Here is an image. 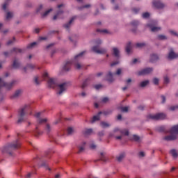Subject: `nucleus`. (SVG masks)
I'll return each instance as SVG.
<instances>
[{
    "instance_id": "obj_25",
    "label": "nucleus",
    "mask_w": 178,
    "mask_h": 178,
    "mask_svg": "<svg viewBox=\"0 0 178 178\" xmlns=\"http://www.w3.org/2000/svg\"><path fill=\"white\" fill-rule=\"evenodd\" d=\"M158 60V56L156 54H152L151 56V59H150L151 62H154V60Z\"/></svg>"
},
{
    "instance_id": "obj_32",
    "label": "nucleus",
    "mask_w": 178,
    "mask_h": 178,
    "mask_svg": "<svg viewBox=\"0 0 178 178\" xmlns=\"http://www.w3.org/2000/svg\"><path fill=\"white\" fill-rule=\"evenodd\" d=\"M13 17V14L12 13H8L6 15L7 20H9V19H12Z\"/></svg>"
},
{
    "instance_id": "obj_44",
    "label": "nucleus",
    "mask_w": 178,
    "mask_h": 178,
    "mask_svg": "<svg viewBox=\"0 0 178 178\" xmlns=\"http://www.w3.org/2000/svg\"><path fill=\"white\" fill-rule=\"evenodd\" d=\"M164 83L165 84H168V83H169V78L168 76L164 77Z\"/></svg>"
},
{
    "instance_id": "obj_7",
    "label": "nucleus",
    "mask_w": 178,
    "mask_h": 178,
    "mask_svg": "<svg viewBox=\"0 0 178 178\" xmlns=\"http://www.w3.org/2000/svg\"><path fill=\"white\" fill-rule=\"evenodd\" d=\"M35 116L37 118V122L39 123V124H42V123L47 122V118L41 119V113H36Z\"/></svg>"
},
{
    "instance_id": "obj_8",
    "label": "nucleus",
    "mask_w": 178,
    "mask_h": 178,
    "mask_svg": "<svg viewBox=\"0 0 178 178\" xmlns=\"http://www.w3.org/2000/svg\"><path fill=\"white\" fill-rule=\"evenodd\" d=\"M152 72V68H146L138 72V76H144L145 74H149Z\"/></svg>"
},
{
    "instance_id": "obj_48",
    "label": "nucleus",
    "mask_w": 178,
    "mask_h": 178,
    "mask_svg": "<svg viewBox=\"0 0 178 178\" xmlns=\"http://www.w3.org/2000/svg\"><path fill=\"white\" fill-rule=\"evenodd\" d=\"M34 81H35V84H37V85L40 84V82L38 81V77L35 76L34 79Z\"/></svg>"
},
{
    "instance_id": "obj_43",
    "label": "nucleus",
    "mask_w": 178,
    "mask_h": 178,
    "mask_svg": "<svg viewBox=\"0 0 178 178\" xmlns=\"http://www.w3.org/2000/svg\"><path fill=\"white\" fill-rule=\"evenodd\" d=\"M133 138L135 141H138V140H140V137L137 135H134Z\"/></svg>"
},
{
    "instance_id": "obj_28",
    "label": "nucleus",
    "mask_w": 178,
    "mask_h": 178,
    "mask_svg": "<svg viewBox=\"0 0 178 178\" xmlns=\"http://www.w3.org/2000/svg\"><path fill=\"white\" fill-rule=\"evenodd\" d=\"M20 64H19V63L17 60H14L13 64V67H14V69H17V67H19Z\"/></svg>"
},
{
    "instance_id": "obj_33",
    "label": "nucleus",
    "mask_w": 178,
    "mask_h": 178,
    "mask_svg": "<svg viewBox=\"0 0 178 178\" xmlns=\"http://www.w3.org/2000/svg\"><path fill=\"white\" fill-rule=\"evenodd\" d=\"M124 158V154H122L118 157H117V159L119 162H120V161H122V159H123Z\"/></svg>"
},
{
    "instance_id": "obj_37",
    "label": "nucleus",
    "mask_w": 178,
    "mask_h": 178,
    "mask_svg": "<svg viewBox=\"0 0 178 178\" xmlns=\"http://www.w3.org/2000/svg\"><path fill=\"white\" fill-rule=\"evenodd\" d=\"M24 112H26V108H22L20 111V116H24Z\"/></svg>"
},
{
    "instance_id": "obj_47",
    "label": "nucleus",
    "mask_w": 178,
    "mask_h": 178,
    "mask_svg": "<svg viewBox=\"0 0 178 178\" xmlns=\"http://www.w3.org/2000/svg\"><path fill=\"white\" fill-rule=\"evenodd\" d=\"M87 86V81H85L82 85H81V88H85L86 86Z\"/></svg>"
},
{
    "instance_id": "obj_51",
    "label": "nucleus",
    "mask_w": 178,
    "mask_h": 178,
    "mask_svg": "<svg viewBox=\"0 0 178 178\" xmlns=\"http://www.w3.org/2000/svg\"><path fill=\"white\" fill-rule=\"evenodd\" d=\"M131 24L132 26H137V24H138V21H134Z\"/></svg>"
},
{
    "instance_id": "obj_17",
    "label": "nucleus",
    "mask_w": 178,
    "mask_h": 178,
    "mask_svg": "<svg viewBox=\"0 0 178 178\" xmlns=\"http://www.w3.org/2000/svg\"><path fill=\"white\" fill-rule=\"evenodd\" d=\"M102 114V112H99L97 115H95L92 120L91 123H94L95 122H97V120H99V115Z\"/></svg>"
},
{
    "instance_id": "obj_27",
    "label": "nucleus",
    "mask_w": 178,
    "mask_h": 178,
    "mask_svg": "<svg viewBox=\"0 0 178 178\" xmlns=\"http://www.w3.org/2000/svg\"><path fill=\"white\" fill-rule=\"evenodd\" d=\"M67 134H69V135L73 134V133H74V129H73V128H72V127H69V128L67 129Z\"/></svg>"
},
{
    "instance_id": "obj_54",
    "label": "nucleus",
    "mask_w": 178,
    "mask_h": 178,
    "mask_svg": "<svg viewBox=\"0 0 178 178\" xmlns=\"http://www.w3.org/2000/svg\"><path fill=\"white\" fill-rule=\"evenodd\" d=\"M121 73H122V69H118V70H117L115 74L119 75V74H120Z\"/></svg>"
},
{
    "instance_id": "obj_19",
    "label": "nucleus",
    "mask_w": 178,
    "mask_h": 178,
    "mask_svg": "<svg viewBox=\"0 0 178 178\" xmlns=\"http://www.w3.org/2000/svg\"><path fill=\"white\" fill-rule=\"evenodd\" d=\"M113 55L115 58H119V49L116 47L113 48Z\"/></svg>"
},
{
    "instance_id": "obj_49",
    "label": "nucleus",
    "mask_w": 178,
    "mask_h": 178,
    "mask_svg": "<svg viewBox=\"0 0 178 178\" xmlns=\"http://www.w3.org/2000/svg\"><path fill=\"white\" fill-rule=\"evenodd\" d=\"M102 102H108V101H109V99H108V97H104L103 99H102Z\"/></svg>"
},
{
    "instance_id": "obj_16",
    "label": "nucleus",
    "mask_w": 178,
    "mask_h": 178,
    "mask_svg": "<svg viewBox=\"0 0 178 178\" xmlns=\"http://www.w3.org/2000/svg\"><path fill=\"white\" fill-rule=\"evenodd\" d=\"M63 15V11H58L56 15L54 16V20H56V19H62V16Z\"/></svg>"
},
{
    "instance_id": "obj_13",
    "label": "nucleus",
    "mask_w": 178,
    "mask_h": 178,
    "mask_svg": "<svg viewBox=\"0 0 178 178\" xmlns=\"http://www.w3.org/2000/svg\"><path fill=\"white\" fill-rule=\"evenodd\" d=\"M20 147V143H19V140H16V142L14 144H12L9 146L11 149H16Z\"/></svg>"
},
{
    "instance_id": "obj_29",
    "label": "nucleus",
    "mask_w": 178,
    "mask_h": 178,
    "mask_svg": "<svg viewBox=\"0 0 178 178\" xmlns=\"http://www.w3.org/2000/svg\"><path fill=\"white\" fill-rule=\"evenodd\" d=\"M100 159H101L103 162H106V158L105 157V154H104V153H101Z\"/></svg>"
},
{
    "instance_id": "obj_55",
    "label": "nucleus",
    "mask_w": 178,
    "mask_h": 178,
    "mask_svg": "<svg viewBox=\"0 0 178 178\" xmlns=\"http://www.w3.org/2000/svg\"><path fill=\"white\" fill-rule=\"evenodd\" d=\"M115 65H119V61L114 62L111 64V66H115Z\"/></svg>"
},
{
    "instance_id": "obj_24",
    "label": "nucleus",
    "mask_w": 178,
    "mask_h": 178,
    "mask_svg": "<svg viewBox=\"0 0 178 178\" xmlns=\"http://www.w3.org/2000/svg\"><path fill=\"white\" fill-rule=\"evenodd\" d=\"M170 154L173 156V158H177V152H176V150L172 149L170 151Z\"/></svg>"
},
{
    "instance_id": "obj_35",
    "label": "nucleus",
    "mask_w": 178,
    "mask_h": 178,
    "mask_svg": "<svg viewBox=\"0 0 178 178\" xmlns=\"http://www.w3.org/2000/svg\"><path fill=\"white\" fill-rule=\"evenodd\" d=\"M137 48H143V47H145V43H137L136 44Z\"/></svg>"
},
{
    "instance_id": "obj_12",
    "label": "nucleus",
    "mask_w": 178,
    "mask_h": 178,
    "mask_svg": "<svg viewBox=\"0 0 178 178\" xmlns=\"http://www.w3.org/2000/svg\"><path fill=\"white\" fill-rule=\"evenodd\" d=\"M1 87H6L7 88H10L12 87V84L6 83L0 78V88Z\"/></svg>"
},
{
    "instance_id": "obj_50",
    "label": "nucleus",
    "mask_w": 178,
    "mask_h": 178,
    "mask_svg": "<svg viewBox=\"0 0 178 178\" xmlns=\"http://www.w3.org/2000/svg\"><path fill=\"white\" fill-rule=\"evenodd\" d=\"M97 31L100 32V33H104L105 34H106L108 33V31L106 29L104 30H97Z\"/></svg>"
},
{
    "instance_id": "obj_9",
    "label": "nucleus",
    "mask_w": 178,
    "mask_h": 178,
    "mask_svg": "<svg viewBox=\"0 0 178 178\" xmlns=\"http://www.w3.org/2000/svg\"><path fill=\"white\" fill-rule=\"evenodd\" d=\"M92 49L95 54H105V52H106L105 49H99L98 46L93 47Z\"/></svg>"
},
{
    "instance_id": "obj_60",
    "label": "nucleus",
    "mask_w": 178,
    "mask_h": 178,
    "mask_svg": "<svg viewBox=\"0 0 178 178\" xmlns=\"http://www.w3.org/2000/svg\"><path fill=\"white\" fill-rule=\"evenodd\" d=\"M6 6H8V3H5L3 5V10H6Z\"/></svg>"
},
{
    "instance_id": "obj_34",
    "label": "nucleus",
    "mask_w": 178,
    "mask_h": 178,
    "mask_svg": "<svg viewBox=\"0 0 178 178\" xmlns=\"http://www.w3.org/2000/svg\"><path fill=\"white\" fill-rule=\"evenodd\" d=\"M20 94H22V90H17L15 94H14V97H19V95H20Z\"/></svg>"
},
{
    "instance_id": "obj_62",
    "label": "nucleus",
    "mask_w": 178,
    "mask_h": 178,
    "mask_svg": "<svg viewBox=\"0 0 178 178\" xmlns=\"http://www.w3.org/2000/svg\"><path fill=\"white\" fill-rule=\"evenodd\" d=\"M1 152H5V149H6V147H1L0 148Z\"/></svg>"
},
{
    "instance_id": "obj_6",
    "label": "nucleus",
    "mask_w": 178,
    "mask_h": 178,
    "mask_svg": "<svg viewBox=\"0 0 178 178\" xmlns=\"http://www.w3.org/2000/svg\"><path fill=\"white\" fill-rule=\"evenodd\" d=\"M148 26L149 27L151 31H153V33H156V31H159V30H161V27L156 26V22H155V21H152L148 24Z\"/></svg>"
},
{
    "instance_id": "obj_26",
    "label": "nucleus",
    "mask_w": 178,
    "mask_h": 178,
    "mask_svg": "<svg viewBox=\"0 0 178 178\" xmlns=\"http://www.w3.org/2000/svg\"><path fill=\"white\" fill-rule=\"evenodd\" d=\"M35 45H37V42H32V43L28 44L27 49H31V48H34Z\"/></svg>"
},
{
    "instance_id": "obj_61",
    "label": "nucleus",
    "mask_w": 178,
    "mask_h": 178,
    "mask_svg": "<svg viewBox=\"0 0 178 178\" xmlns=\"http://www.w3.org/2000/svg\"><path fill=\"white\" fill-rule=\"evenodd\" d=\"M14 51L15 52H22V49H14Z\"/></svg>"
},
{
    "instance_id": "obj_53",
    "label": "nucleus",
    "mask_w": 178,
    "mask_h": 178,
    "mask_svg": "<svg viewBox=\"0 0 178 178\" xmlns=\"http://www.w3.org/2000/svg\"><path fill=\"white\" fill-rule=\"evenodd\" d=\"M90 148L91 149H95V148H97V145H95V144H92L90 145Z\"/></svg>"
},
{
    "instance_id": "obj_57",
    "label": "nucleus",
    "mask_w": 178,
    "mask_h": 178,
    "mask_svg": "<svg viewBox=\"0 0 178 178\" xmlns=\"http://www.w3.org/2000/svg\"><path fill=\"white\" fill-rule=\"evenodd\" d=\"M158 130H159V131H163L165 130V127H160Z\"/></svg>"
},
{
    "instance_id": "obj_45",
    "label": "nucleus",
    "mask_w": 178,
    "mask_h": 178,
    "mask_svg": "<svg viewBox=\"0 0 178 178\" xmlns=\"http://www.w3.org/2000/svg\"><path fill=\"white\" fill-rule=\"evenodd\" d=\"M46 130L48 133H49V131H51V126H49V124H47L46 126Z\"/></svg>"
},
{
    "instance_id": "obj_42",
    "label": "nucleus",
    "mask_w": 178,
    "mask_h": 178,
    "mask_svg": "<svg viewBox=\"0 0 178 178\" xmlns=\"http://www.w3.org/2000/svg\"><path fill=\"white\" fill-rule=\"evenodd\" d=\"M95 90H101L102 88V85H96L95 86Z\"/></svg>"
},
{
    "instance_id": "obj_15",
    "label": "nucleus",
    "mask_w": 178,
    "mask_h": 178,
    "mask_svg": "<svg viewBox=\"0 0 178 178\" xmlns=\"http://www.w3.org/2000/svg\"><path fill=\"white\" fill-rule=\"evenodd\" d=\"M118 131H119V133L121 134H124V136H129V131L127 130H120L118 128L114 129V133H118Z\"/></svg>"
},
{
    "instance_id": "obj_18",
    "label": "nucleus",
    "mask_w": 178,
    "mask_h": 178,
    "mask_svg": "<svg viewBox=\"0 0 178 178\" xmlns=\"http://www.w3.org/2000/svg\"><path fill=\"white\" fill-rule=\"evenodd\" d=\"M107 80L110 83H112V81H113V74H112V72H108V74H107Z\"/></svg>"
},
{
    "instance_id": "obj_36",
    "label": "nucleus",
    "mask_w": 178,
    "mask_h": 178,
    "mask_svg": "<svg viewBox=\"0 0 178 178\" xmlns=\"http://www.w3.org/2000/svg\"><path fill=\"white\" fill-rule=\"evenodd\" d=\"M142 16H143V19H147V18L149 17V13H145L143 14Z\"/></svg>"
},
{
    "instance_id": "obj_64",
    "label": "nucleus",
    "mask_w": 178,
    "mask_h": 178,
    "mask_svg": "<svg viewBox=\"0 0 178 178\" xmlns=\"http://www.w3.org/2000/svg\"><path fill=\"white\" fill-rule=\"evenodd\" d=\"M96 44L99 45V44H101V40H98L97 41H96Z\"/></svg>"
},
{
    "instance_id": "obj_56",
    "label": "nucleus",
    "mask_w": 178,
    "mask_h": 178,
    "mask_svg": "<svg viewBox=\"0 0 178 178\" xmlns=\"http://www.w3.org/2000/svg\"><path fill=\"white\" fill-rule=\"evenodd\" d=\"M139 10H140V9H138V8H134V9H133L134 13H137L139 12Z\"/></svg>"
},
{
    "instance_id": "obj_3",
    "label": "nucleus",
    "mask_w": 178,
    "mask_h": 178,
    "mask_svg": "<svg viewBox=\"0 0 178 178\" xmlns=\"http://www.w3.org/2000/svg\"><path fill=\"white\" fill-rule=\"evenodd\" d=\"M42 77H43L44 80H47L48 86L51 88H55V87H56V86H58L56 84V80L54 78H49L47 72H44L42 75Z\"/></svg>"
},
{
    "instance_id": "obj_23",
    "label": "nucleus",
    "mask_w": 178,
    "mask_h": 178,
    "mask_svg": "<svg viewBox=\"0 0 178 178\" xmlns=\"http://www.w3.org/2000/svg\"><path fill=\"white\" fill-rule=\"evenodd\" d=\"M92 133V129H86L83 132L85 136H88V135L91 134Z\"/></svg>"
},
{
    "instance_id": "obj_10",
    "label": "nucleus",
    "mask_w": 178,
    "mask_h": 178,
    "mask_svg": "<svg viewBox=\"0 0 178 178\" xmlns=\"http://www.w3.org/2000/svg\"><path fill=\"white\" fill-rule=\"evenodd\" d=\"M153 6H154V8H156V9H163L165 4L161 3V1H154L153 2Z\"/></svg>"
},
{
    "instance_id": "obj_39",
    "label": "nucleus",
    "mask_w": 178,
    "mask_h": 178,
    "mask_svg": "<svg viewBox=\"0 0 178 178\" xmlns=\"http://www.w3.org/2000/svg\"><path fill=\"white\" fill-rule=\"evenodd\" d=\"M166 36L163 35H160L158 36V39L159 40H166Z\"/></svg>"
},
{
    "instance_id": "obj_20",
    "label": "nucleus",
    "mask_w": 178,
    "mask_h": 178,
    "mask_svg": "<svg viewBox=\"0 0 178 178\" xmlns=\"http://www.w3.org/2000/svg\"><path fill=\"white\" fill-rule=\"evenodd\" d=\"M131 51V43L129 42L126 47V52L127 54H130Z\"/></svg>"
},
{
    "instance_id": "obj_31",
    "label": "nucleus",
    "mask_w": 178,
    "mask_h": 178,
    "mask_svg": "<svg viewBox=\"0 0 178 178\" xmlns=\"http://www.w3.org/2000/svg\"><path fill=\"white\" fill-rule=\"evenodd\" d=\"M101 126L103 127V129H104L105 127H109V124L102 122H101Z\"/></svg>"
},
{
    "instance_id": "obj_1",
    "label": "nucleus",
    "mask_w": 178,
    "mask_h": 178,
    "mask_svg": "<svg viewBox=\"0 0 178 178\" xmlns=\"http://www.w3.org/2000/svg\"><path fill=\"white\" fill-rule=\"evenodd\" d=\"M84 54L85 51H82L79 54L75 56L73 60L67 61V63L64 65L63 70L66 72L70 70V67L72 66V65H74L76 69H81V65L79 62H80V60L83 58V55H84Z\"/></svg>"
},
{
    "instance_id": "obj_59",
    "label": "nucleus",
    "mask_w": 178,
    "mask_h": 178,
    "mask_svg": "<svg viewBox=\"0 0 178 178\" xmlns=\"http://www.w3.org/2000/svg\"><path fill=\"white\" fill-rule=\"evenodd\" d=\"M41 9H42V5H40L38 9H37V12H41Z\"/></svg>"
},
{
    "instance_id": "obj_46",
    "label": "nucleus",
    "mask_w": 178,
    "mask_h": 178,
    "mask_svg": "<svg viewBox=\"0 0 178 178\" xmlns=\"http://www.w3.org/2000/svg\"><path fill=\"white\" fill-rule=\"evenodd\" d=\"M178 106H173L170 108V111H176L177 109Z\"/></svg>"
},
{
    "instance_id": "obj_21",
    "label": "nucleus",
    "mask_w": 178,
    "mask_h": 178,
    "mask_svg": "<svg viewBox=\"0 0 178 178\" xmlns=\"http://www.w3.org/2000/svg\"><path fill=\"white\" fill-rule=\"evenodd\" d=\"M74 19H76V17H73L69 22L68 24H65L64 26L65 29H69V27L70 26V24H72V23H73V21L74 20Z\"/></svg>"
},
{
    "instance_id": "obj_4",
    "label": "nucleus",
    "mask_w": 178,
    "mask_h": 178,
    "mask_svg": "<svg viewBox=\"0 0 178 178\" xmlns=\"http://www.w3.org/2000/svg\"><path fill=\"white\" fill-rule=\"evenodd\" d=\"M148 119H152V120H163L166 118V115L165 113H157L156 115L150 114L147 116Z\"/></svg>"
},
{
    "instance_id": "obj_30",
    "label": "nucleus",
    "mask_w": 178,
    "mask_h": 178,
    "mask_svg": "<svg viewBox=\"0 0 178 178\" xmlns=\"http://www.w3.org/2000/svg\"><path fill=\"white\" fill-rule=\"evenodd\" d=\"M120 109H121V112H129L128 106L121 107Z\"/></svg>"
},
{
    "instance_id": "obj_11",
    "label": "nucleus",
    "mask_w": 178,
    "mask_h": 178,
    "mask_svg": "<svg viewBox=\"0 0 178 178\" xmlns=\"http://www.w3.org/2000/svg\"><path fill=\"white\" fill-rule=\"evenodd\" d=\"M176 58H178V54L175 53L173 50H171L168 54V59H176Z\"/></svg>"
},
{
    "instance_id": "obj_14",
    "label": "nucleus",
    "mask_w": 178,
    "mask_h": 178,
    "mask_svg": "<svg viewBox=\"0 0 178 178\" xmlns=\"http://www.w3.org/2000/svg\"><path fill=\"white\" fill-rule=\"evenodd\" d=\"M34 67H35L34 65L30 64V65H28L26 67H25L23 69V71L26 73V72H30V70H33Z\"/></svg>"
},
{
    "instance_id": "obj_2",
    "label": "nucleus",
    "mask_w": 178,
    "mask_h": 178,
    "mask_svg": "<svg viewBox=\"0 0 178 178\" xmlns=\"http://www.w3.org/2000/svg\"><path fill=\"white\" fill-rule=\"evenodd\" d=\"M170 135L167 136L164 138V140L166 141H173V140H176L177 138L178 135V125L173 126L170 131Z\"/></svg>"
},
{
    "instance_id": "obj_5",
    "label": "nucleus",
    "mask_w": 178,
    "mask_h": 178,
    "mask_svg": "<svg viewBox=\"0 0 178 178\" xmlns=\"http://www.w3.org/2000/svg\"><path fill=\"white\" fill-rule=\"evenodd\" d=\"M67 88V83H63L58 86V94L59 95H61L62 93L65 92L66 91V89Z\"/></svg>"
},
{
    "instance_id": "obj_40",
    "label": "nucleus",
    "mask_w": 178,
    "mask_h": 178,
    "mask_svg": "<svg viewBox=\"0 0 178 178\" xmlns=\"http://www.w3.org/2000/svg\"><path fill=\"white\" fill-rule=\"evenodd\" d=\"M153 83L154 84H155L156 86L158 85V83H159V79H158V78H154L153 79Z\"/></svg>"
},
{
    "instance_id": "obj_38",
    "label": "nucleus",
    "mask_w": 178,
    "mask_h": 178,
    "mask_svg": "<svg viewBox=\"0 0 178 178\" xmlns=\"http://www.w3.org/2000/svg\"><path fill=\"white\" fill-rule=\"evenodd\" d=\"M50 12H52V9H49V10H48L47 11H46V12L43 14L42 17H45V16H47L48 14H49Z\"/></svg>"
},
{
    "instance_id": "obj_22",
    "label": "nucleus",
    "mask_w": 178,
    "mask_h": 178,
    "mask_svg": "<svg viewBox=\"0 0 178 178\" xmlns=\"http://www.w3.org/2000/svg\"><path fill=\"white\" fill-rule=\"evenodd\" d=\"M149 84V81L146 80L144 81H142L140 84V87H145L146 86H148Z\"/></svg>"
},
{
    "instance_id": "obj_58",
    "label": "nucleus",
    "mask_w": 178,
    "mask_h": 178,
    "mask_svg": "<svg viewBox=\"0 0 178 178\" xmlns=\"http://www.w3.org/2000/svg\"><path fill=\"white\" fill-rule=\"evenodd\" d=\"M161 99H162V103L165 104V102L166 101V98H165V96H161Z\"/></svg>"
},
{
    "instance_id": "obj_63",
    "label": "nucleus",
    "mask_w": 178,
    "mask_h": 178,
    "mask_svg": "<svg viewBox=\"0 0 178 178\" xmlns=\"http://www.w3.org/2000/svg\"><path fill=\"white\" fill-rule=\"evenodd\" d=\"M138 61V60H137V58H135V59H134L132 63H133V64L137 63Z\"/></svg>"
},
{
    "instance_id": "obj_41",
    "label": "nucleus",
    "mask_w": 178,
    "mask_h": 178,
    "mask_svg": "<svg viewBox=\"0 0 178 178\" xmlns=\"http://www.w3.org/2000/svg\"><path fill=\"white\" fill-rule=\"evenodd\" d=\"M84 145H86L85 143L83 144V145L79 147V152H83V151H84Z\"/></svg>"
},
{
    "instance_id": "obj_52",
    "label": "nucleus",
    "mask_w": 178,
    "mask_h": 178,
    "mask_svg": "<svg viewBox=\"0 0 178 178\" xmlns=\"http://www.w3.org/2000/svg\"><path fill=\"white\" fill-rule=\"evenodd\" d=\"M145 154L144 153V152H140L139 153V156H140L141 158H143V156H145Z\"/></svg>"
}]
</instances>
